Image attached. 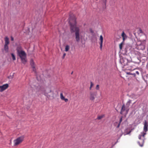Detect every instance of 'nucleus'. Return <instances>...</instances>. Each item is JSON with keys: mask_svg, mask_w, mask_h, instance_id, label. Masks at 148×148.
<instances>
[{"mask_svg": "<svg viewBox=\"0 0 148 148\" xmlns=\"http://www.w3.org/2000/svg\"><path fill=\"white\" fill-rule=\"evenodd\" d=\"M69 22L70 25L71 31L72 33L75 32L76 40L78 42L80 40L79 29L78 27H76V18L74 15L70 16Z\"/></svg>", "mask_w": 148, "mask_h": 148, "instance_id": "f257e3e1", "label": "nucleus"}, {"mask_svg": "<svg viewBox=\"0 0 148 148\" xmlns=\"http://www.w3.org/2000/svg\"><path fill=\"white\" fill-rule=\"evenodd\" d=\"M17 54L21 59L22 62L25 64L27 62L26 54L23 50H19L18 49L17 50Z\"/></svg>", "mask_w": 148, "mask_h": 148, "instance_id": "f03ea898", "label": "nucleus"}, {"mask_svg": "<svg viewBox=\"0 0 148 148\" xmlns=\"http://www.w3.org/2000/svg\"><path fill=\"white\" fill-rule=\"evenodd\" d=\"M39 91H41L42 93H43L44 95L47 97H50V95H49L48 93L52 92L51 89L49 88H41Z\"/></svg>", "mask_w": 148, "mask_h": 148, "instance_id": "7ed1b4c3", "label": "nucleus"}, {"mask_svg": "<svg viewBox=\"0 0 148 148\" xmlns=\"http://www.w3.org/2000/svg\"><path fill=\"white\" fill-rule=\"evenodd\" d=\"M120 62L123 66L128 65L130 61L125 58H123L120 60Z\"/></svg>", "mask_w": 148, "mask_h": 148, "instance_id": "20e7f679", "label": "nucleus"}, {"mask_svg": "<svg viewBox=\"0 0 148 148\" xmlns=\"http://www.w3.org/2000/svg\"><path fill=\"white\" fill-rule=\"evenodd\" d=\"M24 137L21 136L19 137L14 140V145H17L21 143L23 140Z\"/></svg>", "mask_w": 148, "mask_h": 148, "instance_id": "39448f33", "label": "nucleus"}, {"mask_svg": "<svg viewBox=\"0 0 148 148\" xmlns=\"http://www.w3.org/2000/svg\"><path fill=\"white\" fill-rule=\"evenodd\" d=\"M97 95V92H90V99L92 101H94Z\"/></svg>", "mask_w": 148, "mask_h": 148, "instance_id": "423d86ee", "label": "nucleus"}, {"mask_svg": "<svg viewBox=\"0 0 148 148\" xmlns=\"http://www.w3.org/2000/svg\"><path fill=\"white\" fill-rule=\"evenodd\" d=\"M9 85L8 84L0 86V91L2 92L6 89L8 87Z\"/></svg>", "mask_w": 148, "mask_h": 148, "instance_id": "0eeeda50", "label": "nucleus"}, {"mask_svg": "<svg viewBox=\"0 0 148 148\" xmlns=\"http://www.w3.org/2000/svg\"><path fill=\"white\" fill-rule=\"evenodd\" d=\"M30 64L33 69V71L35 72H36V69L35 67V65L32 59H31L30 61Z\"/></svg>", "mask_w": 148, "mask_h": 148, "instance_id": "6e6552de", "label": "nucleus"}, {"mask_svg": "<svg viewBox=\"0 0 148 148\" xmlns=\"http://www.w3.org/2000/svg\"><path fill=\"white\" fill-rule=\"evenodd\" d=\"M137 48L139 50H143L145 49V46L144 45H141L139 43V42H138L137 43Z\"/></svg>", "mask_w": 148, "mask_h": 148, "instance_id": "1a4fd4ad", "label": "nucleus"}, {"mask_svg": "<svg viewBox=\"0 0 148 148\" xmlns=\"http://www.w3.org/2000/svg\"><path fill=\"white\" fill-rule=\"evenodd\" d=\"M144 131L145 132H147L148 130V124L147 123V121L146 120L145 121L144 123Z\"/></svg>", "mask_w": 148, "mask_h": 148, "instance_id": "9d476101", "label": "nucleus"}, {"mask_svg": "<svg viewBox=\"0 0 148 148\" xmlns=\"http://www.w3.org/2000/svg\"><path fill=\"white\" fill-rule=\"evenodd\" d=\"M60 98L61 100H64L65 102H67L68 101L67 99L65 98L62 93L60 94Z\"/></svg>", "mask_w": 148, "mask_h": 148, "instance_id": "9b49d317", "label": "nucleus"}, {"mask_svg": "<svg viewBox=\"0 0 148 148\" xmlns=\"http://www.w3.org/2000/svg\"><path fill=\"white\" fill-rule=\"evenodd\" d=\"M5 45H8L9 44V39L7 37H6L5 38Z\"/></svg>", "mask_w": 148, "mask_h": 148, "instance_id": "f8f14e48", "label": "nucleus"}, {"mask_svg": "<svg viewBox=\"0 0 148 148\" xmlns=\"http://www.w3.org/2000/svg\"><path fill=\"white\" fill-rule=\"evenodd\" d=\"M126 110L125 106L124 104H123L122 106V108L121 110V111L120 112L121 114H123V112L125 111Z\"/></svg>", "mask_w": 148, "mask_h": 148, "instance_id": "ddd939ff", "label": "nucleus"}, {"mask_svg": "<svg viewBox=\"0 0 148 148\" xmlns=\"http://www.w3.org/2000/svg\"><path fill=\"white\" fill-rule=\"evenodd\" d=\"M121 36L123 38V41H124L127 38V36L123 31V32L122 33Z\"/></svg>", "mask_w": 148, "mask_h": 148, "instance_id": "4468645a", "label": "nucleus"}, {"mask_svg": "<svg viewBox=\"0 0 148 148\" xmlns=\"http://www.w3.org/2000/svg\"><path fill=\"white\" fill-rule=\"evenodd\" d=\"M139 42V43L141 45H144L145 46V45L146 43V40H140Z\"/></svg>", "mask_w": 148, "mask_h": 148, "instance_id": "2eb2a0df", "label": "nucleus"}, {"mask_svg": "<svg viewBox=\"0 0 148 148\" xmlns=\"http://www.w3.org/2000/svg\"><path fill=\"white\" fill-rule=\"evenodd\" d=\"M146 134L144 132H141L138 136V138L139 139H140L142 136L144 137L145 136Z\"/></svg>", "mask_w": 148, "mask_h": 148, "instance_id": "dca6fc26", "label": "nucleus"}, {"mask_svg": "<svg viewBox=\"0 0 148 148\" xmlns=\"http://www.w3.org/2000/svg\"><path fill=\"white\" fill-rule=\"evenodd\" d=\"M4 50L5 53H7L8 52L9 48L8 45H4Z\"/></svg>", "mask_w": 148, "mask_h": 148, "instance_id": "f3484780", "label": "nucleus"}, {"mask_svg": "<svg viewBox=\"0 0 148 148\" xmlns=\"http://www.w3.org/2000/svg\"><path fill=\"white\" fill-rule=\"evenodd\" d=\"M70 49V46L69 45H66L65 47V51L66 52H67Z\"/></svg>", "mask_w": 148, "mask_h": 148, "instance_id": "a211bd4d", "label": "nucleus"}, {"mask_svg": "<svg viewBox=\"0 0 148 148\" xmlns=\"http://www.w3.org/2000/svg\"><path fill=\"white\" fill-rule=\"evenodd\" d=\"M131 103V100H129V101L127 102L126 105L127 107H128L129 106Z\"/></svg>", "mask_w": 148, "mask_h": 148, "instance_id": "6ab92c4d", "label": "nucleus"}, {"mask_svg": "<svg viewBox=\"0 0 148 148\" xmlns=\"http://www.w3.org/2000/svg\"><path fill=\"white\" fill-rule=\"evenodd\" d=\"M103 38L102 35H101L100 36L99 40L100 41L99 43H103Z\"/></svg>", "mask_w": 148, "mask_h": 148, "instance_id": "aec40b11", "label": "nucleus"}, {"mask_svg": "<svg viewBox=\"0 0 148 148\" xmlns=\"http://www.w3.org/2000/svg\"><path fill=\"white\" fill-rule=\"evenodd\" d=\"M122 117H121V118L120 119V120H119V123L118 124V125L117 126V128H119L120 127V123H121V122H122Z\"/></svg>", "mask_w": 148, "mask_h": 148, "instance_id": "412c9836", "label": "nucleus"}, {"mask_svg": "<svg viewBox=\"0 0 148 148\" xmlns=\"http://www.w3.org/2000/svg\"><path fill=\"white\" fill-rule=\"evenodd\" d=\"M104 115H102L101 116H99L97 117V119L98 120H100L102 119L103 117H104Z\"/></svg>", "mask_w": 148, "mask_h": 148, "instance_id": "4be33fe9", "label": "nucleus"}, {"mask_svg": "<svg viewBox=\"0 0 148 148\" xmlns=\"http://www.w3.org/2000/svg\"><path fill=\"white\" fill-rule=\"evenodd\" d=\"M11 56L12 57V59L13 60H16V58L14 54L13 53L11 54Z\"/></svg>", "mask_w": 148, "mask_h": 148, "instance_id": "5701e85b", "label": "nucleus"}, {"mask_svg": "<svg viewBox=\"0 0 148 148\" xmlns=\"http://www.w3.org/2000/svg\"><path fill=\"white\" fill-rule=\"evenodd\" d=\"M138 33L139 34H143V32L142 31V29H141L140 28V29H139L138 30Z\"/></svg>", "mask_w": 148, "mask_h": 148, "instance_id": "b1692460", "label": "nucleus"}, {"mask_svg": "<svg viewBox=\"0 0 148 148\" xmlns=\"http://www.w3.org/2000/svg\"><path fill=\"white\" fill-rule=\"evenodd\" d=\"M138 144L141 147H142L143 146V145L144 143V140H143V142L141 144H140L139 142H138Z\"/></svg>", "mask_w": 148, "mask_h": 148, "instance_id": "393cba45", "label": "nucleus"}, {"mask_svg": "<svg viewBox=\"0 0 148 148\" xmlns=\"http://www.w3.org/2000/svg\"><path fill=\"white\" fill-rule=\"evenodd\" d=\"M122 45H123V42L120 43L119 45V48L120 49H122Z\"/></svg>", "mask_w": 148, "mask_h": 148, "instance_id": "a878e982", "label": "nucleus"}, {"mask_svg": "<svg viewBox=\"0 0 148 148\" xmlns=\"http://www.w3.org/2000/svg\"><path fill=\"white\" fill-rule=\"evenodd\" d=\"M96 89L97 90H99V85L98 84L96 85Z\"/></svg>", "mask_w": 148, "mask_h": 148, "instance_id": "bb28decb", "label": "nucleus"}, {"mask_svg": "<svg viewBox=\"0 0 148 148\" xmlns=\"http://www.w3.org/2000/svg\"><path fill=\"white\" fill-rule=\"evenodd\" d=\"M100 44V49L101 50H102V44L103 43H99Z\"/></svg>", "mask_w": 148, "mask_h": 148, "instance_id": "cd10ccee", "label": "nucleus"}, {"mask_svg": "<svg viewBox=\"0 0 148 148\" xmlns=\"http://www.w3.org/2000/svg\"><path fill=\"white\" fill-rule=\"evenodd\" d=\"M101 0L104 3L105 5L106 4L107 0Z\"/></svg>", "mask_w": 148, "mask_h": 148, "instance_id": "c85d7f7f", "label": "nucleus"}, {"mask_svg": "<svg viewBox=\"0 0 148 148\" xmlns=\"http://www.w3.org/2000/svg\"><path fill=\"white\" fill-rule=\"evenodd\" d=\"M66 55V53H64L63 54V56H62V58L63 59H64V58H65V56Z\"/></svg>", "mask_w": 148, "mask_h": 148, "instance_id": "c756f323", "label": "nucleus"}, {"mask_svg": "<svg viewBox=\"0 0 148 148\" xmlns=\"http://www.w3.org/2000/svg\"><path fill=\"white\" fill-rule=\"evenodd\" d=\"M90 86L92 87L94 85V84H93V83L92 82H90Z\"/></svg>", "mask_w": 148, "mask_h": 148, "instance_id": "7c9ffc66", "label": "nucleus"}, {"mask_svg": "<svg viewBox=\"0 0 148 148\" xmlns=\"http://www.w3.org/2000/svg\"><path fill=\"white\" fill-rule=\"evenodd\" d=\"M130 74L133 75L134 76H135L136 75V74L135 73H130Z\"/></svg>", "mask_w": 148, "mask_h": 148, "instance_id": "2f4dec72", "label": "nucleus"}, {"mask_svg": "<svg viewBox=\"0 0 148 148\" xmlns=\"http://www.w3.org/2000/svg\"><path fill=\"white\" fill-rule=\"evenodd\" d=\"M11 39L12 41H13L14 40V39L12 36L11 37Z\"/></svg>", "mask_w": 148, "mask_h": 148, "instance_id": "473e14b6", "label": "nucleus"}, {"mask_svg": "<svg viewBox=\"0 0 148 148\" xmlns=\"http://www.w3.org/2000/svg\"><path fill=\"white\" fill-rule=\"evenodd\" d=\"M136 74H137L138 75L139 74V73L138 71H136Z\"/></svg>", "mask_w": 148, "mask_h": 148, "instance_id": "72a5a7b5", "label": "nucleus"}, {"mask_svg": "<svg viewBox=\"0 0 148 148\" xmlns=\"http://www.w3.org/2000/svg\"><path fill=\"white\" fill-rule=\"evenodd\" d=\"M128 110H128V109L126 110V113H127V112H128Z\"/></svg>", "mask_w": 148, "mask_h": 148, "instance_id": "f704fd0d", "label": "nucleus"}, {"mask_svg": "<svg viewBox=\"0 0 148 148\" xmlns=\"http://www.w3.org/2000/svg\"><path fill=\"white\" fill-rule=\"evenodd\" d=\"M92 87H91V86H90V88H89V89L90 90H91V88H92Z\"/></svg>", "mask_w": 148, "mask_h": 148, "instance_id": "c9c22d12", "label": "nucleus"}, {"mask_svg": "<svg viewBox=\"0 0 148 148\" xmlns=\"http://www.w3.org/2000/svg\"><path fill=\"white\" fill-rule=\"evenodd\" d=\"M130 73H127V74H129V75H130Z\"/></svg>", "mask_w": 148, "mask_h": 148, "instance_id": "e433bc0d", "label": "nucleus"}, {"mask_svg": "<svg viewBox=\"0 0 148 148\" xmlns=\"http://www.w3.org/2000/svg\"><path fill=\"white\" fill-rule=\"evenodd\" d=\"M19 48L20 49H21V47H19Z\"/></svg>", "mask_w": 148, "mask_h": 148, "instance_id": "4c0bfd02", "label": "nucleus"}, {"mask_svg": "<svg viewBox=\"0 0 148 148\" xmlns=\"http://www.w3.org/2000/svg\"><path fill=\"white\" fill-rule=\"evenodd\" d=\"M73 73V72H72L71 73V74H72Z\"/></svg>", "mask_w": 148, "mask_h": 148, "instance_id": "58836bf2", "label": "nucleus"}, {"mask_svg": "<svg viewBox=\"0 0 148 148\" xmlns=\"http://www.w3.org/2000/svg\"><path fill=\"white\" fill-rule=\"evenodd\" d=\"M112 147H113V146L111 147L110 148H112Z\"/></svg>", "mask_w": 148, "mask_h": 148, "instance_id": "ea45409f", "label": "nucleus"}]
</instances>
